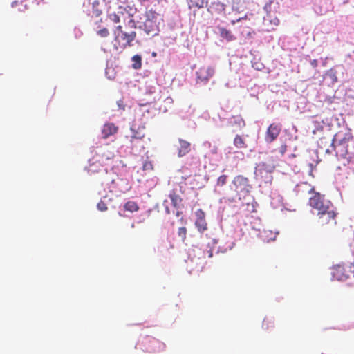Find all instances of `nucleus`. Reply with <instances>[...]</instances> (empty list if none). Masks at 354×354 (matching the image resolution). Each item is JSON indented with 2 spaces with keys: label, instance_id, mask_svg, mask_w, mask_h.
<instances>
[{
  "label": "nucleus",
  "instance_id": "nucleus-1",
  "mask_svg": "<svg viewBox=\"0 0 354 354\" xmlns=\"http://www.w3.org/2000/svg\"><path fill=\"white\" fill-rule=\"evenodd\" d=\"M136 35L135 31L127 32L122 30L121 25L117 26L114 30L113 48L116 50H123L127 47L132 46V42L135 40Z\"/></svg>",
  "mask_w": 354,
  "mask_h": 354
},
{
  "label": "nucleus",
  "instance_id": "nucleus-2",
  "mask_svg": "<svg viewBox=\"0 0 354 354\" xmlns=\"http://www.w3.org/2000/svg\"><path fill=\"white\" fill-rule=\"evenodd\" d=\"M138 345L144 352L147 353H159L165 348V344L163 342L148 335L142 337Z\"/></svg>",
  "mask_w": 354,
  "mask_h": 354
},
{
  "label": "nucleus",
  "instance_id": "nucleus-3",
  "mask_svg": "<svg viewBox=\"0 0 354 354\" xmlns=\"http://www.w3.org/2000/svg\"><path fill=\"white\" fill-rule=\"evenodd\" d=\"M234 186V192L239 200L245 198L250 193L251 185L249 184V180L242 175L235 176L232 182Z\"/></svg>",
  "mask_w": 354,
  "mask_h": 354
},
{
  "label": "nucleus",
  "instance_id": "nucleus-4",
  "mask_svg": "<svg viewBox=\"0 0 354 354\" xmlns=\"http://www.w3.org/2000/svg\"><path fill=\"white\" fill-rule=\"evenodd\" d=\"M309 205L317 210L318 212H322L333 207V204L330 201L325 200L324 196L319 192L314 193L308 201Z\"/></svg>",
  "mask_w": 354,
  "mask_h": 354
},
{
  "label": "nucleus",
  "instance_id": "nucleus-5",
  "mask_svg": "<svg viewBox=\"0 0 354 354\" xmlns=\"http://www.w3.org/2000/svg\"><path fill=\"white\" fill-rule=\"evenodd\" d=\"M337 213L334 210L333 207L322 212H317L318 221L322 226L332 225L337 224L336 221Z\"/></svg>",
  "mask_w": 354,
  "mask_h": 354
},
{
  "label": "nucleus",
  "instance_id": "nucleus-6",
  "mask_svg": "<svg viewBox=\"0 0 354 354\" xmlns=\"http://www.w3.org/2000/svg\"><path fill=\"white\" fill-rule=\"evenodd\" d=\"M353 138L351 129L347 127L341 128L333 136V142L335 145H348Z\"/></svg>",
  "mask_w": 354,
  "mask_h": 354
},
{
  "label": "nucleus",
  "instance_id": "nucleus-7",
  "mask_svg": "<svg viewBox=\"0 0 354 354\" xmlns=\"http://www.w3.org/2000/svg\"><path fill=\"white\" fill-rule=\"evenodd\" d=\"M352 275L351 266L335 265L333 268V277L338 281H345Z\"/></svg>",
  "mask_w": 354,
  "mask_h": 354
},
{
  "label": "nucleus",
  "instance_id": "nucleus-8",
  "mask_svg": "<svg viewBox=\"0 0 354 354\" xmlns=\"http://www.w3.org/2000/svg\"><path fill=\"white\" fill-rule=\"evenodd\" d=\"M215 73V70L212 66H202L196 71L197 83L207 84Z\"/></svg>",
  "mask_w": 354,
  "mask_h": 354
},
{
  "label": "nucleus",
  "instance_id": "nucleus-9",
  "mask_svg": "<svg viewBox=\"0 0 354 354\" xmlns=\"http://www.w3.org/2000/svg\"><path fill=\"white\" fill-rule=\"evenodd\" d=\"M281 129V125L279 123L273 122L270 124L265 134L266 142L268 143L273 142L280 134Z\"/></svg>",
  "mask_w": 354,
  "mask_h": 354
},
{
  "label": "nucleus",
  "instance_id": "nucleus-10",
  "mask_svg": "<svg viewBox=\"0 0 354 354\" xmlns=\"http://www.w3.org/2000/svg\"><path fill=\"white\" fill-rule=\"evenodd\" d=\"M131 135L129 138L131 147H133L137 145L138 142L141 141L145 136V127H138L133 124L131 127Z\"/></svg>",
  "mask_w": 354,
  "mask_h": 354
},
{
  "label": "nucleus",
  "instance_id": "nucleus-11",
  "mask_svg": "<svg viewBox=\"0 0 354 354\" xmlns=\"http://www.w3.org/2000/svg\"><path fill=\"white\" fill-rule=\"evenodd\" d=\"M295 191L297 194L301 197H306L308 194L314 195V193H316L314 187L307 182H301L297 184Z\"/></svg>",
  "mask_w": 354,
  "mask_h": 354
},
{
  "label": "nucleus",
  "instance_id": "nucleus-12",
  "mask_svg": "<svg viewBox=\"0 0 354 354\" xmlns=\"http://www.w3.org/2000/svg\"><path fill=\"white\" fill-rule=\"evenodd\" d=\"M196 217L195 225L199 232H203L207 230V223L205 220V213L203 209H198L196 211Z\"/></svg>",
  "mask_w": 354,
  "mask_h": 354
},
{
  "label": "nucleus",
  "instance_id": "nucleus-13",
  "mask_svg": "<svg viewBox=\"0 0 354 354\" xmlns=\"http://www.w3.org/2000/svg\"><path fill=\"white\" fill-rule=\"evenodd\" d=\"M88 173L90 175H93L95 174H102V175L106 174L107 173V168L103 165L100 160H95L90 162L88 168Z\"/></svg>",
  "mask_w": 354,
  "mask_h": 354
},
{
  "label": "nucleus",
  "instance_id": "nucleus-14",
  "mask_svg": "<svg viewBox=\"0 0 354 354\" xmlns=\"http://www.w3.org/2000/svg\"><path fill=\"white\" fill-rule=\"evenodd\" d=\"M318 146L320 149L325 150L326 153H331L335 149V145L333 142V138L323 137L318 140Z\"/></svg>",
  "mask_w": 354,
  "mask_h": 354
},
{
  "label": "nucleus",
  "instance_id": "nucleus-15",
  "mask_svg": "<svg viewBox=\"0 0 354 354\" xmlns=\"http://www.w3.org/2000/svg\"><path fill=\"white\" fill-rule=\"evenodd\" d=\"M275 169L274 164L267 162L260 163L256 169L255 174L257 177L263 178L264 173L266 174H271Z\"/></svg>",
  "mask_w": 354,
  "mask_h": 354
},
{
  "label": "nucleus",
  "instance_id": "nucleus-16",
  "mask_svg": "<svg viewBox=\"0 0 354 354\" xmlns=\"http://www.w3.org/2000/svg\"><path fill=\"white\" fill-rule=\"evenodd\" d=\"M334 151L337 156L347 158L348 163L354 162V153L351 156L347 157L348 145H335V149Z\"/></svg>",
  "mask_w": 354,
  "mask_h": 354
},
{
  "label": "nucleus",
  "instance_id": "nucleus-17",
  "mask_svg": "<svg viewBox=\"0 0 354 354\" xmlns=\"http://www.w3.org/2000/svg\"><path fill=\"white\" fill-rule=\"evenodd\" d=\"M144 30L147 35L152 36L156 35L159 31L158 24L157 21H151L145 20L143 24Z\"/></svg>",
  "mask_w": 354,
  "mask_h": 354
},
{
  "label": "nucleus",
  "instance_id": "nucleus-18",
  "mask_svg": "<svg viewBox=\"0 0 354 354\" xmlns=\"http://www.w3.org/2000/svg\"><path fill=\"white\" fill-rule=\"evenodd\" d=\"M118 131V127L113 123H106L102 129V136L104 139L108 138L109 136L115 134Z\"/></svg>",
  "mask_w": 354,
  "mask_h": 354
},
{
  "label": "nucleus",
  "instance_id": "nucleus-19",
  "mask_svg": "<svg viewBox=\"0 0 354 354\" xmlns=\"http://www.w3.org/2000/svg\"><path fill=\"white\" fill-rule=\"evenodd\" d=\"M169 198L171 201L172 205L178 209L182 206L183 199L178 194L176 189H173L169 194Z\"/></svg>",
  "mask_w": 354,
  "mask_h": 354
},
{
  "label": "nucleus",
  "instance_id": "nucleus-20",
  "mask_svg": "<svg viewBox=\"0 0 354 354\" xmlns=\"http://www.w3.org/2000/svg\"><path fill=\"white\" fill-rule=\"evenodd\" d=\"M179 147L178 155L179 157H182L187 154L191 151V144L185 140L179 139Z\"/></svg>",
  "mask_w": 354,
  "mask_h": 354
},
{
  "label": "nucleus",
  "instance_id": "nucleus-21",
  "mask_svg": "<svg viewBox=\"0 0 354 354\" xmlns=\"http://www.w3.org/2000/svg\"><path fill=\"white\" fill-rule=\"evenodd\" d=\"M123 11L121 10L120 6H118L117 12L109 13L108 18L113 23L118 24L120 22L121 18L124 16Z\"/></svg>",
  "mask_w": 354,
  "mask_h": 354
},
{
  "label": "nucleus",
  "instance_id": "nucleus-22",
  "mask_svg": "<svg viewBox=\"0 0 354 354\" xmlns=\"http://www.w3.org/2000/svg\"><path fill=\"white\" fill-rule=\"evenodd\" d=\"M220 35L223 38L225 39L227 41H231L235 39V37L231 32V31L227 30L225 28H220Z\"/></svg>",
  "mask_w": 354,
  "mask_h": 354
},
{
  "label": "nucleus",
  "instance_id": "nucleus-23",
  "mask_svg": "<svg viewBox=\"0 0 354 354\" xmlns=\"http://www.w3.org/2000/svg\"><path fill=\"white\" fill-rule=\"evenodd\" d=\"M234 145L239 149L246 148L247 145L244 139L239 135H236L233 140Z\"/></svg>",
  "mask_w": 354,
  "mask_h": 354
},
{
  "label": "nucleus",
  "instance_id": "nucleus-24",
  "mask_svg": "<svg viewBox=\"0 0 354 354\" xmlns=\"http://www.w3.org/2000/svg\"><path fill=\"white\" fill-rule=\"evenodd\" d=\"M92 12L95 17H99L102 14V9L99 1L95 0L92 3Z\"/></svg>",
  "mask_w": 354,
  "mask_h": 354
},
{
  "label": "nucleus",
  "instance_id": "nucleus-25",
  "mask_svg": "<svg viewBox=\"0 0 354 354\" xmlns=\"http://www.w3.org/2000/svg\"><path fill=\"white\" fill-rule=\"evenodd\" d=\"M124 208L127 211L134 212H137L139 209V206L134 201H128L124 204Z\"/></svg>",
  "mask_w": 354,
  "mask_h": 354
},
{
  "label": "nucleus",
  "instance_id": "nucleus-26",
  "mask_svg": "<svg viewBox=\"0 0 354 354\" xmlns=\"http://www.w3.org/2000/svg\"><path fill=\"white\" fill-rule=\"evenodd\" d=\"M131 60L133 62L132 68L133 69H140L142 67V57L139 55H136L132 57Z\"/></svg>",
  "mask_w": 354,
  "mask_h": 354
},
{
  "label": "nucleus",
  "instance_id": "nucleus-27",
  "mask_svg": "<svg viewBox=\"0 0 354 354\" xmlns=\"http://www.w3.org/2000/svg\"><path fill=\"white\" fill-rule=\"evenodd\" d=\"M274 326V319L272 317H266L264 318L263 323H262V327L268 330L270 328H273Z\"/></svg>",
  "mask_w": 354,
  "mask_h": 354
},
{
  "label": "nucleus",
  "instance_id": "nucleus-28",
  "mask_svg": "<svg viewBox=\"0 0 354 354\" xmlns=\"http://www.w3.org/2000/svg\"><path fill=\"white\" fill-rule=\"evenodd\" d=\"M145 17L146 20H149L151 21H157L158 13L155 10L151 9L146 12Z\"/></svg>",
  "mask_w": 354,
  "mask_h": 354
},
{
  "label": "nucleus",
  "instance_id": "nucleus-29",
  "mask_svg": "<svg viewBox=\"0 0 354 354\" xmlns=\"http://www.w3.org/2000/svg\"><path fill=\"white\" fill-rule=\"evenodd\" d=\"M121 10L123 11L124 14L127 13L129 16L132 17L136 12V8H133L130 6H120Z\"/></svg>",
  "mask_w": 354,
  "mask_h": 354
},
{
  "label": "nucleus",
  "instance_id": "nucleus-30",
  "mask_svg": "<svg viewBox=\"0 0 354 354\" xmlns=\"http://www.w3.org/2000/svg\"><path fill=\"white\" fill-rule=\"evenodd\" d=\"M97 35L102 38H106L109 35V31L106 28H99L96 30Z\"/></svg>",
  "mask_w": 354,
  "mask_h": 354
},
{
  "label": "nucleus",
  "instance_id": "nucleus-31",
  "mask_svg": "<svg viewBox=\"0 0 354 354\" xmlns=\"http://www.w3.org/2000/svg\"><path fill=\"white\" fill-rule=\"evenodd\" d=\"M178 235L180 237L183 241H185L187 236V228L185 227H180L178 230Z\"/></svg>",
  "mask_w": 354,
  "mask_h": 354
},
{
  "label": "nucleus",
  "instance_id": "nucleus-32",
  "mask_svg": "<svg viewBox=\"0 0 354 354\" xmlns=\"http://www.w3.org/2000/svg\"><path fill=\"white\" fill-rule=\"evenodd\" d=\"M227 180V175H225V174L221 175L218 178L217 181H216V185L218 186L223 187V185H225L226 184Z\"/></svg>",
  "mask_w": 354,
  "mask_h": 354
},
{
  "label": "nucleus",
  "instance_id": "nucleus-33",
  "mask_svg": "<svg viewBox=\"0 0 354 354\" xmlns=\"http://www.w3.org/2000/svg\"><path fill=\"white\" fill-rule=\"evenodd\" d=\"M234 122L236 124L239 128H243L245 126L244 120L241 117H234Z\"/></svg>",
  "mask_w": 354,
  "mask_h": 354
},
{
  "label": "nucleus",
  "instance_id": "nucleus-34",
  "mask_svg": "<svg viewBox=\"0 0 354 354\" xmlns=\"http://www.w3.org/2000/svg\"><path fill=\"white\" fill-rule=\"evenodd\" d=\"M153 164L151 161L146 160L142 165V169L144 171H151L153 170Z\"/></svg>",
  "mask_w": 354,
  "mask_h": 354
},
{
  "label": "nucleus",
  "instance_id": "nucleus-35",
  "mask_svg": "<svg viewBox=\"0 0 354 354\" xmlns=\"http://www.w3.org/2000/svg\"><path fill=\"white\" fill-rule=\"evenodd\" d=\"M207 4V1H205L204 0H196L193 2V6H196L198 8H202L206 6Z\"/></svg>",
  "mask_w": 354,
  "mask_h": 354
},
{
  "label": "nucleus",
  "instance_id": "nucleus-36",
  "mask_svg": "<svg viewBox=\"0 0 354 354\" xmlns=\"http://www.w3.org/2000/svg\"><path fill=\"white\" fill-rule=\"evenodd\" d=\"M97 209L101 212H104V211L107 210V205L103 201H100L97 203Z\"/></svg>",
  "mask_w": 354,
  "mask_h": 354
},
{
  "label": "nucleus",
  "instance_id": "nucleus-37",
  "mask_svg": "<svg viewBox=\"0 0 354 354\" xmlns=\"http://www.w3.org/2000/svg\"><path fill=\"white\" fill-rule=\"evenodd\" d=\"M279 153H281V156H283L285 154V153L287 151V145L286 144H282L279 149Z\"/></svg>",
  "mask_w": 354,
  "mask_h": 354
},
{
  "label": "nucleus",
  "instance_id": "nucleus-38",
  "mask_svg": "<svg viewBox=\"0 0 354 354\" xmlns=\"http://www.w3.org/2000/svg\"><path fill=\"white\" fill-rule=\"evenodd\" d=\"M270 24H273L274 26H277L279 24V19L277 17L274 18L273 19L270 20Z\"/></svg>",
  "mask_w": 354,
  "mask_h": 354
},
{
  "label": "nucleus",
  "instance_id": "nucleus-39",
  "mask_svg": "<svg viewBox=\"0 0 354 354\" xmlns=\"http://www.w3.org/2000/svg\"><path fill=\"white\" fill-rule=\"evenodd\" d=\"M207 257H209V258L212 257V256H213L212 250H207Z\"/></svg>",
  "mask_w": 354,
  "mask_h": 354
},
{
  "label": "nucleus",
  "instance_id": "nucleus-40",
  "mask_svg": "<svg viewBox=\"0 0 354 354\" xmlns=\"http://www.w3.org/2000/svg\"><path fill=\"white\" fill-rule=\"evenodd\" d=\"M351 271H352V275L354 277V261L350 264Z\"/></svg>",
  "mask_w": 354,
  "mask_h": 354
},
{
  "label": "nucleus",
  "instance_id": "nucleus-41",
  "mask_svg": "<svg viewBox=\"0 0 354 354\" xmlns=\"http://www.w3.org/2000/svg\"><path fill=\"white\" fill-rule=\"evenodd\" d=\"M218 151V148L216 147H214V148L212 149V153L213 154H216Z\"/></svg>",
  "mask_w": 354,
  "mask_h": 354
},
{
  "label": "nucleus",
  "instance_id": "nucleus-42",
  "mask_svg": "<svg viewBox=\"0 0 354 354\" xmlns=\"http://www.w3.org/2000/svg\"><path fill=\"white\" fill-rule=\"evenodd\" d=\"M181 214H182V212L177 210V212H176V216L177 217H178V216H180Z\"/></svg>",
  "mask_w": 354,
  "mask_h": 354
},
{
  "label": "nucleus",
  "instance_id": "nucleus-43",
  "mask_svg": "<svg viewBox=\"0 0 354 354\" xmlns=\"http://www.w3.org/2000/svg\"><path fill=\"white\" fill-rule=\"evenodd\" d=\"M18 4V1H15L12 3V6L14 7L15 6L17 5Z\"/></svg>",
  "mask_w": 354,
  "mask_h": 354
},
{
  "label": "nucleus",
  "instance_id": "nucleus-44",
  "mask_svg": "<svg viewBox=\"0 0 354 354\" xmlns=\"http://www.w3.org/2000/svg\"><path fill=\"white\" fill-rule=\"evenodd\" d=\"M275 238H276V234H274V236L273 237H270V240H274Z\"/></svg>",
  "mask_w": 354,
  "mask_h": 354
},
{
  "label": "nucleus",
  "instance_id": "nucleus-45",
  "mask_svg": "<svg viewBox=\"0 0 354 354\" xmlns=\"http://www.w3.org/2000/svg\"><path fill=\"white\" fill-rule=\"evenodd\" d=\"M166 212L169 214V209L168 207H166Z\"/></svg>",
  "mask_w": 354,
  "mask_h": 354
},
{
  "label": "nucleus",
  "instance_id": "nucleus-46",
  "mask_svg": "<svg viewBox=\"0 0 354 354\" xmlns=\"http://www.w3.org/2000/svg\"><path fill=\"white\" fill-rule=\"evenodd\" d=\"M130 22H133V24H135V22H134V21H133V19H131V20H130ZM134 26H136V25H134Z\"/></svg>",
  "mask_w": 354,
  "mask_h": 354
},
{
  "label": "nucleus",
  "instance_id": "nucleus-47",
  "mask_svg": "<svg viewBox=\"0 0 354 354\" xmlns=\"http://www.w3.org/2000/svg\"><path fill=\"white\" fill-rule=\"evenodd\" d=\"M235 23H236V21H234V20H232V24H235Z\"/></svg>",
  "mask_w": 354,
  "mask_h": 354
},
{
  "label": "nucleus",
  "instance_id": "nucleus-48",
  "mask_svg": "<svg viewBox=\"0 0 354 354\" xmlns=\"http://www.w3.org/2000/svg\"><path fill=\"white\" fill-rule=\"evenodd\" d=\"M241 19V18H239L236 20V21H239Z\"/></svg>",
  "mask_w": 354,
  "mask_h": 354
},
{
  "label": "nucleus",
  "instance_id": "nucleus-49",
  "mask_svg": "<svg viewBox=\"0 0 354 354\" xmlns=\"http://www.w3.org/2000/svg\"><path fill=\"white\" fill-rule=\"evenodd\" d=\"M24 9H26V5H24Z\"/></svg>",
  "mask_w": 354,
  "mask_h": 354
},
{
  "label": "nucleus",
  "instance_id": "nucleus-50",
  "mask_svg": "<svg viewBox=\"0 0 354 354\" xmlns=\"http://www.w3.org/2000/svg\"><path fill=\"white\" fill-rule=\"evenodd\" d=\"M268 232L265 231V232H264V234H266Z\"/></svg>",
  "mask_w": 354,
  "mask_h": 354
}]
</instances>
